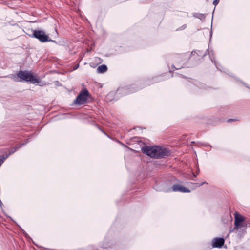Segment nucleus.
Listing matches in <instances>:
<instances>
[{
	"instance_id": "obj_3",
	"label": "nucleus",
	"mask_w": 250,
	"mask_h": 250,
	"mask_svg": "<svg viewBox=\"0 0 250 250\" xmlns=\"http://www.w3.org/2000/svg\"><path fill=\"white\" fill-rule=\"evenodd\" d=\"M32 37L38 39L42 42H56L55 40H51L49 36L45 34V32L41 30H34L33 31Z\"/></svg>"
},
{
	"instance_id": "obj_12",
	"label": "nucleus",
	"mask_w": 250,
	"mask_h": 250,
	"mask_svg": "<svg viewBox=\"0 0 250 250\" xmlns=\"http://www.w3.org/2000/svg\"><path fill=\"white\" fill-rule=\"evenodd\" d=\"M206 183L205 182H202L200 184H198V183H196V184L197 185V187H199V186H202L204 184Z\"/></svg>"
},
{
	"instance_id": "obj_8",
	"label": "nucleus",
	"mask_w": 250,
	"mask_h": 250,
	"mask_svg": "<svg viewBox=\"0 0 250 250\" xmlns=\"http://www.w3.org/2000/svg\"><path fill=\"white\" fill-rule=\"evenodd\" d=\"M26 144V143H22V144H18L17 145H16L15 146L11 148L10 151V152H9V154H13L14 153V152H15L18 149H19L20 148H21L22 146L25 145V144Z\"/></svg>"
},
{
	"instance_id": "obj_16",
	"label": "nucleus",
	"mask_w": 250,
	"mask_h": 250,
	"mask_svg": "<svg viewBox=\"0 0 250 250\" xmlns=\"http://www.w3.org/2000/svg\"><path fill=\"white\" fill-rule=\"evenodd\" d=\"M193 175L194 177H196V175H195L194 173H193Z\"/></svg>"
},
{
	"instance_id": "obj_7",
	"label": "nucleus",
	"mask_w": 250,
	"mask_h": 250,
	"mask_svg": "<svg viewBox=\"0 0 250 250\" xmlns=\"http://www.w3.org/2000/svg\"><path fill=\"white\" fill-rule=\"evenodd\" d=\"M225 243V240L223 238H215L212 243L213 248H221L222 247Z\"/></svg>"
},
{
	"instance_id": "obj_15",
	"label": "nucleus",
	"mask_w": 250,
	"mask_h": 250,
	"mask_svg": "<svg viewBox=\"0 0 250 250\" xmlns=\"http://www.w3.org/2000/svg\"><path fill=\"white\" fill-rule=\"evenodd\" d=\"M79 66V64H78L77 66H75V67L74 68V70H75L76 69H77Z\"/></svg>"
},
{
	"instance_id": "obj_5",
	"label": "nucleus",
	"mask_w": 250,
	"mask_h": 250,
	"mask_svg": "<svg viewBox=\"0 0 250 250\" xmlns=\"http://www.w3.org/2000/svg\"><path fill=\"white\" fill-rule=\"evenodd\" d=\"M245 218L241 215L235 213V220H234V229H238V228L243 227L244 221Z\"/></svg>"
},
{
	"instance_id": "obj_18",
	"label": "nucleus",
	"mask_w": 250,
	"mask_h": 250,
	"mask_svg": "<svg viewBox=\"0 0 250 250\" xmlns=\"http://www.w3.org/2000/svg\"><path fill=\"white\" fill-rule=\"evenodd\" d=\"M135 91V90H132V91H131V92H134Z\"/></svg>"
},
{
	"instance_id": "obj_2",
	"label": "nucleus",
	"mask_w": 250,
	"mask_h": 250,
	"mask_svg": "<svg viewBox=\"0 0 250 250\" xmlns=\"http://www.w3.org/2000/svg\"><path fill=\"white\" fill-rule=\"evenodd\" d=\"M17 76L20 79V82L24 81L25 82H30L33 83H39L40 82V79L35 76L31 72L28 71L20 70L17 73ZM16 82L19 81L17 80V78L15 76L13 78Z\"/></svg>"
},
{
	"instance_id": "obj_10",
	"label": "nucleus",
	"mask_w": 250,
	"mask_h": 250,
	"mask_svg": "<svg viewBox=\"0 0 250 250\" xmlns=\"http://www.w3.org/2000/svg\"><path fill=\"white\" fill-rule=\"evenodd\" d=\"M194 16L198 19H199L201 20H205L206 18V15L205 14L202 13H196L194 15Z\"/></svg>"
},
{
	"instance_id": "obj_17",
	"label": "nucleus",
	"mask_w": 250,
	"mask_h": 250,
	"mask_svg": "<svg viewBox=\"0 0 250 250\" xmlns=\"http://www.w3.org/2000/svg\"><path fill=\"white\" fill-rule=\"evenodd\" d=\"M199 173V171L198 170L197 172V174H198Z\"/></svg>"
},
{
	"instance_id": "obj_4",
	"label": "nucleus",
	"mask_w": 250,
	"mask_h": 250,
	"mask_svg": "<svg viewBox=\"0 0 250 250\" xmlns=\"http://www.w3.org/2000/svg\"><path fill=\"white\" fill-rule=\"evenodd\" d=\"M89 92L86 88L82 89L74 101L73 104L78 105H82L86 104L89 96Z\"/></svg>"
},
{
	"instance_id": "obj_11",
	"label": "nucleus",
	"mask_w": 250,
	"mask_h": 250,
	"mask_svg": "<svg viewBox=\"0 0 250 250\" xmlns=\"http://www.w3.org/2000/svg\"><path fill=\"white\" fill-rule=\"evenodd\" d=\"M219 2V0H214L213 2V5L215 6H216Z\"/></svg>"
},
{
	"instance_id": "obj_6",
	"label": "nucleus",
	"mask_w": 250,
	"mask_h": 250,
	"mask_svg": "<svg viewBox=\"0 0 250 250\" xmlns=\"http://www.w3.org/2000/svg\"><path fill=\"white\" fill-rule=\"evenodd\" d=\"M172 190L174 192H180L182 193H189L190 192L189 189L179 184L173 185L172 187Z\"/></svg>"
},
{
	"instance_id": "obj_9",
	"label": "nucleus",
	"mask_w": 250,
	"mask_h": 250,
	"mask_svg": "<svg viewBox=\"0 0 250 250\" xmlns=\"http://www.w3.org/2000/svg\"><path fill=\"white\" fill-rule=\"evenodd\" d=\"M107 67L106 65L102 64L97 68V72L100 73H103L106 71Z\"/></svg>"
},
{
	"instance_id": "obj_14",
	"label": "nucleus",
	"mask_w": 250,
	"mask_h": 250,
	"mask_svg": "<svg viewBox=\"0 0 250 250\" xmlns=\"http://www.w3.org/2000/svg\"><path fill=\"white\" fill-rule=\"evenodd\" d=\"M237 120L236 119H229L227 121L228 122H231V121H236Z\"/></svg>"
},
{
	"instance_id": "obj_1",
	"label": "nucleus",
	"mask_w": 250,
	"mask_h": 250,
	"mask_svg": "<svg viewBox=\"0 0 250 250\" xmlns=\"http://www.w3.org/2000/svg\"><path fill=\"white\" fill-rule=\"evenodd\" d=\"M142 151L144 154L155 159L163 158L171 154V151L168 148L158 146H144Z\"/></svg>"
},
{
	"instance_id": "obj_13",
	"label": "nucleus",
	"mask_w": 250,
	"mask_h": 250,
	"mask_svg": "<svg viewBox=\"0 0 250 250\" xmlns=\"http://www.w3.org/2000/svg\"><path fill=\"white\" fill-rule=\"evenodd\" d=\"M208 50H206V52H205V53H204L202 55V56L203 57H204L205 56H206V54H207V52H208Z\"/></svg>"
}]
</instances>
